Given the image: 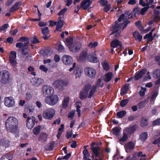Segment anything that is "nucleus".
Here are the masks:
<instances>
[{
  "instance_id": "49",
  "label": "nucleus",
  "mask_w": 160,
  "mask_h": 160,
  "mask_svg": "<svg viewBox=\"0 0 160 160\" xmlns=\"http://www.w3.org/2000/svg\"><path fill=\"white\" fill-rule=\"evenodd\" d=\"M96 86L97 87H102L103 86V82H101V79H99L97 80L96 82Z\"/></svg>"
},
{
  "instance_id": "56",
  "label": "nucleus",
  "mask_w": 160,
  "mask_h": 160,
  "mask_svg": "<svg viewBox=\"0 0 160 160\" xmlns=\"http://www.w3.org/2000/svg\"><path fill=\"white\" fill-rule=\"evenodd\" d=\"M149 8V7H144L142 9L140 8V14L142 15L148 10Z\"/></svg>"
},
{
  "instance_id": "36",
  "label": "nucleus",
  "mask_w": 160,
  "mask_h": 160,
  "mask_svg": "<svg viewBox=\"0 0 160 160\" xmlns=\"http://www.w3.org/2000/svg\"><path fill=\"white\" fill-rule=\"evenodd\" d=\"M69 98L68 97H66L63 100V103L62 104V107L64 108H66L68 104Z\"/></svg>"
},
{
  "instance_id": "57",
  "label": "nucleus",
  "mask_w": 160,
  "mask_h": 160,
  "mask_svg": "<svg viewBox=\"0 0 160 160\" xmlns=\"http://www.w3.org/2000/svg\"><path fill=\"white\" fill-rule=\"evenodd\" d=\"M67 9L66 8H65L62 9L58 13V15L59 16H61L63 15L65 12L67 11Z\"/></svg>"
},
{
  "instance_id": "14",
  "label": "nucleus",
  "mask_w": 160,
  "mask_h": 160,
  "mask_svg": "<svg viewBox=\"0 0 160 160\" xmlns=\"http://www.w3.org/2000/svg\"><path fill=\"white\" fill-rule=\"evenodd\" d=\"M91 86L89 84L85 85L83 89L81 92L80 97L82 99L86 98L88 94V92L90 90Z\"/></svg>"
},
{
  "instance_id": "24",
  "label": "nucleus",
  "mask_w": 160,
  "mask_h": 160,
  "mask_svg": "<svg viewBox=\"0 0 160 160\" xmlns=\"http://www.w3.org/2000/svg\"><path fill=\"white\" fill-rule=\"evenodd\" d=\"M134 144L132 142H129L125 146V148L127 152H129V150L132 149L134 147Z\"/></svg>"
},
{
  "instance_id": "4",
  "label": "nucleus",
  "mask_w": 160,
  "mask_h": 160,
  "mask_svg": "<svg viewBox=\"0 0 160 160\" xmlns=\"http://www.w3.org/2000/svg\"><path fill=\"white\" fill-rule=\"evenodd\" d=\"M58 96L54 94L47 96L44 99L45 103L51 106H53L56 104L58 102Z\"/></svg>"
},
{
  "instance_id": "25",
  "label": "nucleus",
  "mask_w": 160,
  "mask_h": 160,
  "mask_svg": "<svg viewBox=\"0 0 160 160\" xmlns=\"http://www.w3.org/2000/svg\"><path fill=\"white\" fill-rule=\"evenodd\" d=\"M111 46L113 48H116L118 46H119L120 48H122L121 42L117 39H115L112 41L111 43Z\"/></svg>"
},
{
  "instance_id": "31",
  "label": "nucleus",
  "mask_w": 160,
  "mask_h": 160,
  "mask_svg": "<svg viewBox=\"0 0 160 160\" xmlns=\"http://www.w3.org/2000/svg\"><path fill=\"white\" fill-rule=\"evenodd\" d=\"M81 103L80 102H78L76 103V107L77 112L78 113V116L80 117L81 116V110L80 109Z\"/></svg>"
},
{
  "instance_id": "40",
  "label": "nucleus",
  "mask_w": 160,
  "mask_h": 160,
  "mask_svg": "<svg viewBox=\"0 0 160 160\" xmlns=\"http://www.w3.org/2000/svg\"><path fill=\"white\" fill-rule=\"evenodd\" d=\"M47 135L46 133H41L39 138L40 141H45L46 140Z\"/></svg>"
},
{
  "instance_id": "15",
  "label": "nucleus",
  "mask_w": 160,
  "mask_h": 160,
  "mask_svg": "<svg viewBox=\"0 0 160 160\" xmlns=\"http://www.w3.org/2000/svg\"><path fill=\"white\" fill-rule=\"evenodd\" d=\"M93 153L96 157L95 160H101L102 157L101 150L98 147L92 148Z\"/></svg>"
},
{
  "instance_id": "50",
  "label": "nucleus",
  "mask_w": 160,
  "mask_h": 160,
  "mask_svg": "<svg viewBox=\"0 0 160 160\" xmlns=\"http://www.w3.org/2000/svg\"><path fill=\"white\" fill-rule=\"evenodd\" d=\"M83 153L84 155L83 157L87 158L90 156V154L88 153V150L86 148L84 149V150H83Z\"/></svg>"
},
{
  "instance_id": "27",
  "label": "nucleus",
  "mask_w": 160,
  "mask_h": 160,
  "mask_svg": "<svg viewBox=\"0 0 160 160\" xmlns=\"http://www.w3.org/2000/svg\"><path fill=\"white\" fill-rule=\"evenodd\" d=\"M87 52L84 51L80 53L79 57L78 60L79 61H84L87 58Z\"/></svg>"
},
{
  "instance_id": "30",
  "label": "nucleus",
  "mask_w": 160,
  "mask_h": 160,
  "mask_svg": "<svg viewBox=\"0 0 160 160\" xmlns=\"http://www.w3.org/2000/svg\"><path fill=\"white\" fill-rule=\"evenodd\" d=\"M112 74L111 72H108L105 75V78L104 79L105 82H108L112 79Z\"/></svg>"
},
{
  "instance_id": "55",
  "label": "nucleus",
  "mask_w": 160,
  "mask_h": 160,
  "mask_svg": "<svg viewBox=\"0 0 160 160\" xmlns=\"http://www.w3.org/2000/svg\"><path fill=\"white\" fill-rule=\"evenodd\" d=\"M158 94V92H155L153 93L151 97V101L152 102L154 101Z\"/></svg>"
},
{
  "instance_id": "9",
  "label": "nucleus",
  "mask_w": 160,
  "mask_h": 160,
  "mask_svg": "<svg viewBox=\"0 0 160 160\" xmlns=\"http://www.w3.org/2000/svg\"><path fill=\"white\" fill-rule=\"evenodd\" d=\"M9 72L6 71L0 72V80L3 83H6L9 81Z\"/></svg>"
},
{
  "instance_id": "44",
  "label": "nucleus",
  "mask_w": 160,
  "mask_h": 160,
  "mask_svg": "<svg viewBox=\"0 0 160 160\" xmlns=\"http://www.w3.org/2000/svg\"><path fill=\"white\" fill-rule=\"evenodd\" d=\"M103 69L106 71H108L109 69V67L107 62L104 61L102 63Z\"/></svg>"
},
{
  "instance_id": "47",
  "label": "nucleus",
  "mask_w": 160,
  "mask_h": 160,
  "mask_svg": "<svg viewBox=\"0 0 160 160\" xmlns=\"http://www.w3.org/2000/svg\"><path fill=\"white\" fill-rule=\"evenodd\" d=\"M90 91L88 95L89 98L91 97L93 95L95 91L96 88L94 87L92 88H90Z\"/></svg>"
},
{
  "instance_id": "10",
  "label": "nucleus",
  "mask_w": 160,
  "mask_h": 160,
  "mask_svg": "<svg viewBox=\"0 0 160 160\" xmlns=\"http://www.w3.org/2000/svg\"><path fill=\"white\" fill-rule=\"evenodd\" d=\"M84 71L88 77L92 78L95 77L96 73L95 70L89 67H86L84 69Z\"/></svg>"
},
{
  "instance_id": "32",
  "label": "nucleus",
  "mask_w": 160,
  "mask_h": 160,
  "mask_svg": "<svg viewBox=\"0 0 160 160\" xmlns=\"http://www.w3.org/2000/svg\"><path fill=\"white\" fill-rule=\"evenodd\" d=\"M128 138L127 134L123 131V136L121 138L119 139V141L120 143L122 144V143L126 142L128 139Z\"/></svg>"
},
{
  "instance_id": "52",
  "label": "nucleus",
  "mask_w": 160,
  "mask_h": 160,
  "mask_svg": "<svg viewBox=\"0 0 160 160\" xmlns=\"http://www.w3.org/2000/svg\"><path fill=\"white\" fill-rule=\"evenodd\" d=\"M39 69L42 71L46 72L48 71V68L44 65H42L39 67Z\"/></svg>"
},
{
  "instance_id": "19",
  "label": "nucleus",
  "mask_w": 160,
  "mask_h": 160,
  "mask_svg": "<svg viewBox=\"0 0 160 160\" xmlns=\"http://www.w3.org/2000/svg\"><path fill=\"white\" fill-rule=\"evenodd\" d=\"M53 84L56 88H60L64 86H66L68 83L62 80H58L55 81Z\"/></svg>"
},
{
  "instance_id": "58",
  "label": "nucleus",
  "mask_w": 160,
  "mask_h": 160,
  "mask_svg": "<svg viewBox=\"0 0 160 160\" xmlns=\"http://www.w3.org/2000/svg\"><path fill=\"white\" fill-rule=\"evenodd\" d=\"M133 12L135 14H140V8H136L133 10Z\"/></svg>"
},
{
  "instance_id": "48",
  "label": "nucleus",
  "mask_w": 160,
  "mask_h": 160,
  "mask_svg": "<svg viewBox=\"0 0 160 160\" xmlns=\"http://www.w3.org/2000/svg\"><path fill=\"white\" fill-rule=\"evenodd\" d=\"M128 101L129 100L128 99L122 100L120 103V105L122 107H124L127 104Z\"/></svg>"
},
{
  "instance_id": "54",
  "label": "nucleus",
  "mask_w": 160,
  "mask_h": 160,
  "mask_svg": "<svg viewBox=\"0 0 160 160\" xmlns=\"http://www.w3.org/2000/svg\"><path fill=\"white\" fill-rule=\"evenodd\" d=\"M75 111L73 110L69 112L68 115V117L71 118H72L75 113Z\"/></svg>"
},
{
  "instance_id": "8",
  "label": "nucleus",
  "mask_w": 160,
  "mask_h": 160,
  "mask_svg": "<svg viewBox=\"0 0 160 160\" xmlns=\"http://www.w3.org/2000/svg\"><path fill=\"white\" fill-rule=\"evenodd\" d=\"M54 90L51 86L46 85L43 86L41 89V93L44 96L50 95L54 93Z\"/></svg>"
},
{
  "instance_id": "2",
  "label": "nucleus",
  "mask_w": 160,
  "mask_h": 160,
  "mask_svg": "<svg viewBox=\"0 0 160 160\" xmlns=\"http://www.w3.org/2000/svg\"><path fill=\"white\" fill-rule=\"evenodd\" d=\"M5 124L7 131L12 133L16 137L18 136L19 131L17 119L14 117H10L6 120Z\"/></svg>"
},
{
  "instance_id": "13",
  "label": "nucleus",
  "mask_w": 160,
  "mask_h": 160,
  "mask_svg": "<svg viewBox=\"0 0 160 160\" xmlns=\"http://www.w3.org/2000/svg\"><path fill=\"white\" fill-rule=\"evenodd\" d=\"M5 106L9 108L13 107L15 105V101L13 98L12 97H7L4 99Z\"/></svg>"
},
{
  "instance_id": "21",
  "label": "nucleus",
  "mask_w": 160,
  "mask_h": 160,
  "mask_svg": "<svg viewBox=\"0 0 160 160\" xmlns=\"http://www.w3.org/2000/svg\"><path fill=\"white\" fill-rule=\"evenodd\" d=\"M92 1L91 0H83L81 3L82 6L84 10L88 9L90 6Z\"/></svg>"
},
{
  "instance_id": "46",
  "label": "nucleus",
  "mask_w": 160,
  "mask_h": 160,
  "mask_svg": "<svg viewBox=\"0 0 160 160\" xmlns=\"http://www.w3.org/2000/svg\"><path fill=\"white\" fill-rule=\"evenodd\" d=\"M42 32L44 35H46L48 34L49 32L48 28L47 27H45L43 28H41Z\"/></svg>"
},
{
  "instance_id": "1",
  "label": "nucleus",
  "mask_w": 160,
  "mask_h": 160,
  "mask_svg": "<svg viewBox=\"0 0 160 160\" xmlns=\"http://www.w3.org/2000/svg\"><path fill=\"white\" fill-rule=\"evenodd\" d=\"M131 15V13L129 11H127L124 14H122L119 18L118 19V22H120L122 19L124 20V23L118 24V22L116 21L115 24L112 26L111 28V30L113 32L110 34V35L114 34L116 37H118L119 36L121 32V30H122L125 28L127 24L129 22L128 20H126L127 19H130L132 18V16Z\"/></svg>"
},
{
  "instance_id": "61",
  "label": "nucleus",
  "mask_w": 160,
  "mask_h": 160,
  "mask_svg": "<svg viewBox=\"0 0 160 160\" xmlns=\"http://www.w3.org/2000/svg\"><path fill=\"white\" fill-rule=\"evenodd\" d=\"M82 8V6L81 4V3L80 5H77L75 8L74 12L78 13V12L80 8Z\"/></svg>"
},
{
  "instance_id": "20",
  "label": "nucleus",
  "mask_w": 160,
  "mask_h": 160,
  "mask_svg": "<svg viewBox=\"0 0 160 160\" xmlns=\"http://www.w3.org/2000/svg\"><path fill=\"white\" fill-rule=\"evenodd\" d=\"M87 60L89 62L94 63L97 62L98 61V59L96 57L95 52L88 55Z\"/></svg>"
},
{
  "instance_id": "18",
  "label": "nucleus",
  "mask_w": 160,
  "mask_h": 160,
  "mask_svg": "<svg viewBox=\"0 0 160 160\" xmlns=\"http://www.w3.org/2000/svg\"><path fill=\"white\" fill-rule=\"evenodd\" d=\"M36 118L33 117L28 118L27 122V127L29 129H32L35 124Z\"/></svg>"
},
{
  "instance_id": "34",
  "label": "nucleus",
  "mask_w": 160,
  "mask_h": 160,
  "mask_svg": "<svg viewBox=\"0 0 160 160\" xmlns=\"http://www.w3.org/2000/svg\"><path fill=\"white\" fill-rule=\"evenodd\" d=\"M129 85H125L121 89L120 94L122 96L125 94L128 90Z\"/></svg>"
},
{
  "instance_id": "6",
  "label": "nucleus",
  "mask_w": 160,
  "mask_h": 160,
  "mask_svg": "<svg viewBox=\"0 0 160 160\" xmlns=\"http://www.w3.org/2000/svg\"><path fill=\"white\" fill-rule=\"evenodd\" d=\"M74 70L73 74L76 77L79 78L82 75L83 70L82 68L78 67L76 62L72 63L71 67L68 69V71L71 72Z\"/></svg>"
},
{
  "instance_id": "63",
  "label": "nucleus",
  "mask_w": 160,
  "mask_h": 160,
  "mask_svg": "<svg viewBox=\"0 0 160 160\" xmlns=\"http://www.w3.org/2000/svg\"><path fill=\"white\" fill-rule=\"evenodd\" d=\"M143 38L144 39L148 38V40H149V39L150 38L151 39H152V37L151 32H149L148 34L146 35Z\"/></svg>"
},
{
  "instance_id": "17",
  "label": "nucleus",
  "mask_w": 160,
  "mask_h": 160,
  "mask_svg": "<svg viewBox=\"0 0 160 160\" xmlns=\"http://www.w3.org/2000/svg\"><path fill=\"white\" fill-rule=\"evenodd\" d=\"M30 82L33 85L38 87L43 83V80L41 78H34L30 79Z\"/></svg>"
},
{
  "instance_id": "51",
  "label": "nucleus",
  "mask_w": 160,
  "mask_h": 160,
  "mask_svg": "<svg viewBox=\"0 0 160 160\" xmlns=\"http://www.w3.org/2000/svg\"><path fill=\"white\" fill-rule=\"evenodd\" d=\"M104 8H103V10L104 11L107 12L111 8V5L110 4H107L106 5L104 6Z\"/></svg>"
},
{
  "instance_id": "23",
  "label": "nucleus",
  "mask_w": 160,
  "mask_h": 160,
  "mask_svg": "<svg viewBox=\"0 0 160 160\" xmlns=\"http://www.w3.org/2000/svg\"><path fill=\"white\" fill-rule=\"evenodd\" d=\"M21 2H18L16 3L10 9L9 11L10 12H13L17 10L20 6L22 5Z\"/></svg>"
},
{
  "instance_id": "12",
  "label": "nucleus",
  "mask_w": 160,
  "mask_h": 160,
  "mask_svg": "<svg viewBox=\"0 0 160 160\" xmlns=\"http://www.w3.org/2000/svg\"><path fill=\"white\" fill-rule=\"evenodd\" d=\"M16 52L14 51H11L9 55L10 63L13 67L16 66L17 64L16 60Z\"/></svg>"
},
{
  "instance_id": "59",
  "label": "nucleus",
  "mask_w": 160,
  "mask_h": 160,
  "mask_svg": "<svg viewBox=\"0 0 160 160\" xmlns=\"http://www.w3.org/2000/svg\"><path fill=\"white\" fill-rule=\"evenodd\" d=\"M99 3L102 6H105L108 3V2L106 0H100Z\"/></svg>"
},
{
  "instance_id": "11",
  "label": "nucleus",
  "mask_w": 160,
  "mask_h": 160,
  "mask_svg": "<svg viewBox=\"0 0 160 160\" xmlns=\"http://www.w3.org/2000/svg\"><path fill=\"white\" fill-rule=\"evenodd\" d=\"M146 156L145 154H142V152H140L138 154L135 153L132 159L130 157H128L126 160H145Z\"/></svg>"
},
{
  "instance_id": "62",
  "label": "nucleus",
  "mask_w": 160,
  "mask_h": 160,
  "mask_svg": "<svg viewBox=\"0 0 160 160\" xmlns=\"http://www.w3.org/2000/svg\"><path fill=\"white\" fill-rule=\"evenodd\" d=\"M152 124L154 125H157L160 124V118L154 120L152 122Z\"/></svg>"
},
{
  "instance_id": "38",
  "label": "nucleus",
  "mask_w": 160,
  "mask_h": 160,
  "mask_svg": "<svg viewBox=\"0 0 160 160\" xmlns=\"http://www.w3.org/2000/svg\"><path fill=\"white\" fill-rule=\"evenodd\" d=\"M41 53L43 57H45L46 56L50 55L51 54V52L49 50L46 49L44 51H41Z\"/></svg>"
},
{
  "instance_id": "28",
  "label": "nucleus",
  "mask_w": 160,
  "mask_h": 160,
  "mask_svg": "<svg viewBox=\"0 0 160 160\" xmlns=\"http://www.w3.org/2000/svg\"><path fill=\"white\" fill-rule=\"evenodd\" d=\"M135 130L134 126H130L128 128H125L123 131L127 134H131Z\"/></svg>"
},
{
  "instance_id": "64",
  "label": "nucleus",
  "mask_w": 160,
  "mask_h": 160,
  "mask_svg": "<svg viewBox=\"0 0 160 160\" xmlns=\"http://www.w3.org/2000/svg\"><path fill=\"white\" fill-rule=\"evenodd\" d=\"M72 131H68L67 132L66 137L67 138L69 139L71 137L72 135Z\"/></svg>"
},
{
  "instance_id": "3",
  "label": "nucleus",
  "mask_w": 160,
  "mask_h": 160,
  "mask_svg": "<svg viewBox=\"0 0 160 160\" xmlns=\"http://www.w3.org/2000/svg\"><path fill=\"white\" fill-rule=\"evenodd\" d=\"M64 42L69 50L73 53L78 52L82 47L81 43L79 42H73L72 37L66 38Z\"/></svg>"
},
{
  "instance_id": "43",
  "label": "nucleus",
  "mask_w": 160,
  "mask_h": 160,
  "mask_svg": "<svg viewBox=\"0 0 160 160\" xmlns=\"http://www.w3.org/2000/svg\"><path fill=\"white\" fill-rule=\"evenodd\" d=\"M153 77L157 78L160 76V70L157 69L156 70L154 71L153 73Z\"/></svg>"
},
{
  "instance_id": "35",
  "label": "nucleus",
  "mask_w": 160,
  "mask_h": 160,
  "mask_svg": "<svg viewBox=\"0 0 160 160\" xmlns=\"http://www.w3.org/2000/svg\"><path fill=\"white\" fill-rule=\"evenodd\" d=\"M121 129L120 127H115L112 129V133L114 135L118 136L120 133Z\"/></svg>"
},
{
  "instance_id": "39",
  "label": "nucleus",
  "mask_w": 160,
  "mask_h": 160,
  "mask_svg": "<svg viewBox=\"0 0 160 160\" xmlns=\"http://www.w3.org/2000/svg\"><path fill=\"white\" fill-rule=\"evenodd\" d=\"M41 127L39 126L35 127L33 129V132L34 134L37 135L38 134L40 131Z\"/></svg>"
},
{
  "instance_id": "7",
  "label": "nucleus",
  "mask_w": 160,
  "mask_h": 160,
  "mask_svg": "<svg viewBox=\"0 0 160 160\" xmlns=\"http://www.w3.org/2000/svg\"><path fill=\"white\" fill-rule=\"evenodd\" d=\"M55 113V111L54 109L49 108L44 110L43 112V118L47 120H51L53 118Z\"/></svg>"
},
{
  "instance_id": "53",
  "label": "nucleus",
  "mask_w": 160,
  "mask_h": 160,
  "mask_svg": "<svg viewBox=\"0 0 160 160\" xmlns=\"http://www.w3.org/2000/svg\"><path fill=\"white\" fill-rule=\"evenodd\" d=\"M146 90L145 88H142L141 90L139 91V94L141 96H143L145 95V92Z\"/></svg>"
},
{
  "instance_id": "45",
  "label": "nucleus",
  "mask_w": 160,
  "mask_h": 160,
  "mask_svg": "<svg viewBox=\"0 0 160 160\" xmlns=\"http://www.w3.org/2000/svg\"><path fill=\"white\" fill-rule=\"evenodd\" d=\"M98 45V43L97 42H90L88 44V46L90 48H95Z\"/></svg>"
},
{
  "instance_id": "26",
  "label": "nucleus",
  "mask_w": 160,
  "mask_h": 160,
  "mask_svg": "<svg viewBox=\"0 0 160 160\" xmlns=\"http://www.w3.org/2000/svg\"><path fill=\"white\" fill-rule=\"evenodd\" d=\"M146 69H143L138 72H137L134 77L135 80H138L141 78L146 72Z\"/></svg>"
},
{
  "instance_id": "29",
  "label": "nucleus",
  "mask_w": 160,
  "mask_h": 160,
  "mask_svg": "<svg viewBox=\"0 0 160 160\" xmlns=\"http://www.w3.org/2000/svg\"><path fill=\"white\" fill-rule=\"evenodd\" d=\"M133 35L135 39L138 40L139 42L141 41L142 39V36L140 34L139 32L137 31L134 32Z\"/></svg>"
},
{
  "instance_id": "42",
  "label": "nucleus",
  "mask_w": 160,
  "mask_h": 160,
  "mask_svg": "<svg viewBox=\"0 0 160 160\" xmlns=\"http://www.w3.org/2000/svg\"><path fill=\"white\" fill-rule=\"evenodd\" d=\"M148 122L147 120L144 118H142L140 122L141 126L142 127H145L148 125Z\"/></svg>"
},
{
  "instance_id": "37",
  "label": "nucleus",
  "mask_w": 160,
  "mask_h": 160,
  "mask_svg": "<svg viewBox=\"0 0 160 160\" xmlns=\"http://www.w3.org/2000/svg\"><path fill=\"white\" fill-rule=\"evenodd\" d=\"M12 156L8 154H7L3 155L1 158V160H12Z\"/></svg>"
},
{
  "instance_id": "60",
  "label": "nucleus",
  "mask_w": 160,
  "mask_h": 160,
  "mask_svg": "<svg viewBox=\"0 0 160 160\" xmlns=\"http://www.w3.org/2000/svg\"><path fill=\"white\" fill-rule=\"evenodd\" d=\"M54 60L55 62H58L60 60V58L58 55L56 54L54 56Z\"/></svg>"
},
{
  "instance_id": "16",
  "label": "nucleus",
  "mask_w": 160,
  "mask_h": 160,
  "mask_svg": "<svg viewBox=\"0 0 160 160\" xmlns=\"http://www.w3.org/2000/svg\"><path fill=\"white\" fill-rule=\"evenodd\" d=\"M61 60L63 63L67 66L71 64L73 61L72 58L68 55H64L62 58Z\"/></svg>"
},
{
  "instance_id": "33",
  "label": "nucleus",
  "mask_w": 160,
  "mask_h": 160,
  "mask_svg": "<svg viewBox=\"0 0 160 160\" xmlns=\"http://www.w3.org/2000/svg\"><path fill=\"white\" fill-rule=\"evenodd\" d=\"M148 134L147 132H145L142 133L140 135V139L142 141H144L147 139Z\"/></svg>"
},
{
  "instance_id": "41",
  "label": "nucleus",
  "mask_w": 160,
  "mask_h": 160,
  "mask_svg": "<svg viewBox=\"0 0 160 160\" xmlns=\"http://www.w3.org/2000/svg\"><path fill=\"white\" fill-rule=\"evenodd\" d=\"M126 114V111L124 110L122 111L117 113V116L120 118H123Z\"/></svg>"
},
{
  "instance_id": "22",
  "label": "nucleus",
  "mask_w": 160,
  "mask_h": 160,
  "mask_svg": "<svg viewBox=\"0 0 160 160\" xmlns=\"http://www.w3.org/2000/svg\"><path fill=\"white\" fill-rule=\"evenodd\" d=\"M56 25V30L61 31V29L63 25V21L61 20V17H59L58 18V20L57 22Z\"/></svg>"
},
{
  "instance_id": "5",
  "label": "nucleus",
  "mask_w": 160,
  "mask_h": 160,
  "mask_svg": "<svg viewBox=\"0 0 160 160\" xmlns=\"http://www.w3.org/2000/svg\"><path fill=\"white\" fill-rule=\"evenodd\" d=\"M19 41L22 42H18L16 44V47L17 48H20L22 50V53L25 55L27 52H24V50L27 49L28 48V38L27 37H21L19 39Z\"/></svg>"
}]
</instances>
